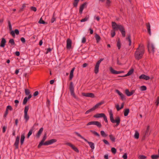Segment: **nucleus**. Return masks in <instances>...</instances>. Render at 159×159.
Segmentation results:
<instances>
[{
  "label": "nucleus",
  "instance_id": "a878e982",
  "mask_svg": "<svg viewBox=\"0 0 159 159\" xmlns=\"http://www.w3.org/2000/svg\"><path fill=\"white\" fill-rule=\"evenodd\" d=\"M25 138V136L24 134H22L21 135V137L20 139V142L21 145H22L24 143Z\"/></svg>",
  "mask_w": 159,
  "mask_h": 159
},
{
  "label": "nucleus",
  "instance_id": "0e129e2a",
  "mask_svg": "<svg viewBox=\"0 0 159 159\" xmlns=\"http://www.w3.org/2000/svg\"><path fill=\"white\" fill-rule=\"evenodd\" d=\"M8 26L10 30H12V27L10 22V21L8 22Z\"/></svg>",
  "mask_w": 159,
  "mask_h": 159
},
{
  "label": "nucleus",
  "instance_id": "f704fd0d",
  "mask_svg": "<svg viewBox=\"0 0 159 159\" xmlns=\"http://www.w3.org/2000/svg\"><path fill=\"white\" fill-rule=\"evenodd\" d=\"M129 112V109H126L124 111V115L125 116H128V114Z\"/></svg>",
  "mask_w": 159,
  "mask_h": 159
},
{
  "label": "nucleus",
  "instance_id": "f8f14e48",
  "mask_svg": "<svg viewBox=\"0 0 159 159\" xmlns=\"http://www.w3.org/2000/svg\"><path fill=\"white\" fill-rule=\"evenodd\" d=\"M82 96L86 97H90L91 98H94V94L93 93H82Z\"/></svg>",
  "mask_w": 159,
  "mask_h": 159
},
{
  "label": "nucleus",
  "instance_id": "a211bd4d",
  "mask_svg": "<svg viewBox=\"0 0 159 159\" xmlns=\"http://www.w3.org/2000/svg\"><path fill=\"white\" fill-rule=\"evenodd\" d=\"M72 42L71 40L68 39L67 40L66 47L68 49H70L71 47Z\"/></svg>",
  "mask_w": 159,
  "mask_h": 159
},
{
  "label": "nucleus",
  "instance_id": "09e8293b",
  "mask_svg": "<svg viewBox=\"0 0 159 159\" xmlns=\"http://www.w3.org/2000/svg\"><path fill=\"white\" fill-rule=\"evenodd\" d=\"M115 31L114 30H111V35L112 37H113L115 35Z\"/></svg>",
  "mask_w": 159,
  "mask_h": 159
},
{
  "label": "nucleus",
  "instance_id": "5fc2aeb1",
  "mask_svg": "<svg viewBox=\"0 0 159 159\" xmlns=\"http://www.w3.org/2000/svg\"><path fill=\"white\" fill-rule=\"evenodd\" d=\"M106 4L107 6H110L111 4L110 1V0H107Z\"/></svg>",
  "mask_w": 159,
  "mask_h": 159
},
{
  "label": "nucleus",
  "instance_id": "58836bf2",
  "mask_svg": "<svg viewBox=\"0 0 159 159\" xmlns=\"http://www.w3.org/2000/svg\"><path fill=\"white\" fill-rule=\"evenodd\" d=\"M139 137V134L137 131H136L134 135V137L135 139H138Z\"/></svg>",
  "mask_w": 159,
  "mask_h": 159
},
{
  "label": "nucleus",
  "instance_id": "cd10ccee",
  "mask_svg": "<svg viewBox=\"0 0 159 159\" xmlns=\"http://www.w3.org/2000/svg\"><path fill=\"white\" fill-rule=\"evenodd\" d=\"M120 30V31L122 36L124 37H125V32L124 27L123 26L122 28Z\"/></svg>",
  "mask_w": 159,
  "mask_h": 159
},
{
  "label": "nucleus",
  "instance_id": "ea45409f",
  "mask_svg": "<svg viewBox=\"0 0 159 159\" xmlns=\"http://www.w3.org/2000/svg\"><path fill=\"white\" fill-rule=\"evenodd\" d=\"M75 133L79 137H80L81 138L83 139L84 141L85 139H86L84 138L80 134L77 132H75Z\"/></svg>",
  "mask_w": 159,
  "mask_h": 159
},
{
  "label": "nucleus",
  "instance_id": "37998d69",
  "mask_svg": "<svg viewBox=\"0 0 159 159\" xmlns=\"http://www.w3.org/2000/svg\"><path fill=\"white\" fill-rule=\"evenodd\" d=\"M9 43L12 45H13L15 44L14 40L13 39H11L9 40Z\"/></svg>",
  "mask_w": 159,
  "mask_h": 159
},
{
  "label": "nucleus",
  "instance_id": "0eeeda50",
  "mask_svg": "<svg viewBox=\"0 0 159 159\" xmlns=\"http://www.w3.org/2000/svg\"><path fill=\"white\" fill-rule=\"evenodd\" d=\"M148 51L150 52L152 51L153 53L155 52V48L154 45L152 43H149L148 45Z\"/></svg>",
  "mask_w": 159,
  "mask_h": 159
},
{
  "label": "nucleus",
  "instance_id": "7ed1b4c3",
  "mask_svg": "<svg viewBox=\"0 0 159 159\" xmlns=\"http://www.w3.org/2000/svg\"><path fill=\"white\" fill-rule=\"evenodd\" d=\"M29 109V107L26 106L25 107L24 110V119L25 120V122H27L29 120L30 117L28 114V112Z\"/></svg>",
  "mask_w": 159,
  "mask_h": 159
},
{
  "label": "nucleus",
  "instance_id": "5701e85b",
  "mask_svg": "<svg viewBox=\"0 0 159 159\" xmlns=\"http://www.w3.org/2000/svg\"><path fill=\"white\" fill-rule=\"evenodd\" d=\"M6 42V39L4 38H2L0 44V47H4Z\"/></svg>",
  "mask_w": 159,
  "mask_h": 159
},
{
  "label": "nucleus",
  "instance_id": "bb28decb",
  "mask_svg": "<svg viewBox=\"0 0 159 159\" xmlns=\"http://www.w3.org/2000/svg\"><path fill=\"white\" fill-rule=\"evenodd\" d=\"M80 0H74L73 5L74 7H76Z\"/></svg>",
  "mask_w": 159,
  "mask_h": 159
},
{
  "label": "nucleus",
  "instance_id": "4468645a",
  "mask_svg": "<svg viewBox=\"0 0 159 159\" xmlns=\"http://www.w3.org/2000/svg\"><path fill=\"white\" fill-rule=\"evenodd\" d=\"M139 78L140 79H143L146 80H149L150 78L149 76L144 74L141 75L139 76Z\"/></svg>",
  "mask_w": 159,
  "mask_h": 159
},
{
  "label": "nucleus",
  "instance_id": "bf43d9fd",
  "mask_svg": "<svg viewBox=\"0 0 159 159\" xmlns=\"http://www.w3.org/2000/svg\"><path fill=\"white\" fill-rule=\"evenodd\" d=\"M31 9L32 10L34 11H36L37 10L36 8L34 7H31Z\"/></svg>",
  "mask_w": 159,
  "mask_h": 159
},
{
  "label": "nucleus",
  "instance_id": "393cba45",
  "mask_svg": "<svg viewBox=\"0 0 159 159\" xmlns=\"http://www.w3.org/2000/svg\"><path fill=\"white\" fill-rule=\"evenodd\" d=\"M75 69V67L73 68L70 72L69 76V79L70 80H71L73 77V73Z\"/></svg>",
  "mask_w": 159,
  "mask_h": 159
},
{
  "label": "nucleus",
  "instance_id": "e433bc0d",
  "mask_svg": "<svg viewBox=\"0 0 159 159\" xmlns=\"http://www.w3.org/2000/svg\"><path fill=\"white\" fill-rule=\"evenodd\" d=\"M90 132L95 135L98 137H99L100 136L99 134L96 131L93 130H91Z\"/></svg>",
  "mask_w": 159,
  "mask_h": 159
},
{
  "label": "nucleus",
  "instance_id": "a19ab883",
  "mask_svg": "<svg viewBox=\"0 0 159 159\" xmlns=\"http://www.w3.org/2000/svg\"><path fill=\"white\" fill-rule=\"evenodd\" d=\"M117 46L119 49H120L121 47V44L119 40H118L117 42Z\"/></svg>",
  "mask_w": 159,
  "mask_h": 159
},
{
  "label": "nucleus",
  "instance_id": "6e6552de",
  "mask_svg": "<svg viewBox=\"0 0 159 159\" xmlns=\"http://www.w3.org/2000/svg\"><path fill=\"white\" fill-rule=\"evenodd\" d=\"M46 134H45L44 135L42 140L41 141V142L39 143V144L38 145V148H40L42 145H45L44 144L45 143V142H44L46 140Z\"/></svg>",
  "mask_w": 159,
  "mask_h": 159
},
{
  "label": "nucleus",
  "instance_id": "f03ea898",
  "mask_svg": "<svg viewBox=\"0 0 159 159\" xmlns=\"http://www.w3.org/2000/svg\"><path fill=\"white\" fill-rule=\"evenodd\" d=\"M109 114L111 122L113 123H116V125L115 126H118L119 125L120 122V117H116L115 120H114L112 112L111 111L109 112Z\"/></svg>",
  "mask_w": 159,
  "mask_h": 159
},
{
  "label": "nucleus",
  "instance_id": "3c124183",
  "mask_svg": "<svg viewBox=\"0 0 159 159\" xmlns=\"http://www.w3.org/2000/svg\"><path fill=\"white\" fill-rule=\"evenodd\" d=\"M94 111L93 110V108H91L90 109H89L88 110L86 111V112H85V114H88L89 112H90L92 111Z\"/></svg>",
  "mask_w": 159,
  "mask_h": 159
},
{
  "label": "nucleus",
  "instance_id": "6e6d98bb",
  "mask_svg": "<svg viewBox=\"0 0 159 159\" xmlns=\"http://www.w3.org/2000/svg\"><path fill=\"white\" fill-rule=\"evenodd\" d=\"M39 23L42 24H45L46 23L45 22L44 20H42L41 18L40 19Z\"/></svg>",
  "mask_w": 159,
  "mask_h": 159
},
{
  "label": "nucleus",
  "instance_id": "8fccbe9b",
  "mask_svg": "<svg viewBox=\"0 0 159 159\" xmlns=\"http://www.w3.org/2000/svg\"><path fill=\"white\" fill-rule=\"evenodd\" d=\"M33 132V130L30 129L27 135V138H29L30 136L32 134Z\"/></svg>",
  "mask_w": 159,
  "mask_h": 159
},
{
  "label": "nucleus",
  "instance_id": "f3484780",
  "mask_svg": "<svg viewBox=\"0 0 159 159\" xmlns=\"http://www.w3.org/2000/svg\"><path fill=\"white\" fill-rule=\"evenodd\" d=\"M85 141L87 142L89 144L91 149L93 150L94 149V145L93 143L88 141L86 139H85Z\"/></svg>",
  "mask_w": 159,
  "mask_h": 159
},
{
  "label": "nucleus",
  "instance_id": "6ab92c4d",
  "mask_svg": "<svg viewBox=\"0 0 159 159\" xmlns=\"http://www.w3.org/2000/svg\"><path fill=\"white\" fill-rule=\"evenodd\" d=\"M105 114L104 113H98L94 115L93 117L96 118H99L103 117L105 116Z\"/></svg>",
  "mask_w": 159,
  "mask_h": 159
},
{
  "label": "nucleus",
  "instance_id": "423d86ee",
  "mask_svg": "<svg viewBox=\"0 0 159 159\" xmlns=\"http://www.w3.org/2000/svg\"><path fill=\"white\" fill-rule=\"evenodd\" d=\"M95 125L97 126L99 128L101 127L102 126L101 123L98 121H90L87 124V125Z\"/></svg>",
  "mask_w": 159,
  "mask_h": 159
},
{
  "label": "nucleus",
  "instance_id": "4be33fe9",
  "mask_svg": "<svg viewBox=\"0 0 159 159\" xmlns=\"http://www.w3.org/2000/svg\"><path fill=\"white\" fill-rule=\"evenodd\" d=\"M99 64H98L96 63L94 68V71L96 74H97L99 72Z\"/></svg>",
  "mask_w": 159,
  "mask_h": 159
},
{
  "label": "nucleus",
  "instance_id": "473e14b6",
  "mask_svg": "<svg viewBox=\"0 0 159 159\" xmlns=\"http://www.w3.org/2000/svg\"><path fill=\"white\" fill-rule=\"evenodd\" d=\"M152 159H158L159 158V153L157 155H153L151 156Z\"/></svg>",
  "mask_w": 159,
  "mask_h": 159
},
{
  "label": "nucleus",
  "instance_id": "2f4dec72",
  "mask_svg": "<svg viewBox=\"0 0 159 159\" xmlns=\"http://www.w3.org/2000/svg\"><path fill=\"white\" fill-rule=\"evenodd\" d=\"M147 27L148 33L150 35H151V32L150 29V25L149 23H147Z\"/></svg>",
  "mask_w": 159,
  "mask_h": 159
},
{
  "label": "nucleus",
  "instance_id": "b1692460",
  "mask_svg": "<svg viewBox=\"0 0 159 159\" xmlns=\"http://www.w3.org/2000/svg\"><path fill=\"white\" fill-rule=\"evenodd\" d=\"M125 93L127 96H129L132 95L134 93V91L133 90L130 92L128 89H126L125 90Z\"/></svg>",
  "mask_w": 159,
  "mask_h": 159
},
{
  "label": "nucleus",
  "instance_id": "9b49d317",
  "mask_svg": "<svg viewBox=\"0 0 159 159\" xmlns=\"http://www.w3.org/2000/svg\"><path fill=\"white\" fill-rule=\"evenodd\" d=\"M57 141V140L54 139H51L49 140L46 141L44 144L45 145H51L53 143H55Z\"/></svg>",
  "mask_w": 159,
  "mask_h": 159
},
{
  "label": "nucleus",
  "instance_id": "680f3d73",
  "mask_svg": "<svg viewBox=\"0 0 159 159\" xmlns=\"http://www.w3.org/2000/svg\"><path fill=\"white\" fill-rule=\"evenodd\" d=\"M103 119L105 121L106 123H108V120H107V118L105 115V116L103 117Z\"/></svg>",
  "mask_w": 159,
  "mask_h": 159
},
{
  "label": "nucleus",
  "instance_id": "774afa93",
  "mask_svg": "<svg viewBox=\"0 0 159 159\" xmlns=\"http://www.w3.org/2000/svg\"><path fill=\"white\" fill-rule=\"evenodd\" d=\"M103 142L106 144H107V145H109V142H108L107 141V140H105V139H104L103 140Z\"/></svg>",
  "mask_w": 159,
  "mask_h": 159
},
{
  "label": "nucleus",
  "instance_id": "603ef678",
  "mask_svg": "<svg viewBox=\"0 0 159 159\" xmlns=\"http://www.w3.org/2000/svg\"><path fill=\"white\" fill-rule=\"evenodd\" d=\"M156 105L158 106L159 103V96L158 97L156 101L155 102Z\"/></svg>",
  "mask_w": 159,
  "mask_h": 159
},
{
  "label": "nucleus",
  "instance_id": "e2e57ef3",
  "mask_svg": "<svg viewBox=\"0 0 159 159\" xmlns=\"http://www.w3.org/2000/svg\"><path fill=\"white\" fill-rule=\"evenodd\" d=\"M8 113V111L6 110V111L5 112V113L4 115V117H6L7 116Z\"/></svg>",
  "mask_w": 159,
  "mask_h": 159
},
{
  "label": "nucleus",
  "instance_id": "7c9ffc66",
  "mask_svg": "<svg viewBox=\"0 0 159 159\" xmlns=\"http://www.w3.org/2000/svg\"><path fill=\"white\" fill-rule=\"evenodd\" d=\"M131 36L130 35H129L126 38V40H127L129 42V46H130L131 44V41L130 39Z\"/></svg>",
  "mask_w": 159,
  "mask_h": 159
},
{
  "label": "nucleus",
  "instance_id": "69168bd1",
  "mask_svg": "<svg viewBox=\"0 0 159 159\" xmlns=\"http://www.w3.org/2000/svg\"><path fill=\"white\" fill-rule=\"evenodd\" d=\"M21 41L22 42V43H24L25 42V39L23 37L21 38L20 39Z\"/></svg>",
  "mask_w": 159,
  "mask_h": 159
},
{
  "label": "nucleus",
  "instance_id": "ddd939ff",
  "mask_svg": "<svg viewBox=\"0 0 159 159\" xmlns=\"http://www.w3.org/2000/svg\"><path fill=\"white\" fill-rule=\"evenodd\" d=\"M104 103V102L103 101H102L98 103L96 105H95L92 108H93V111H94L96 109L99 108V107L102 105Z\"/></svg>",
  "mask_w": 159,
  "mask_h": 159
},
{
  "label": "nucleus",
  "instance_id": "338daca9",
  "mask_svg": "<svg viewBox=\"0 0 159 159\" xmlns=\"http://www.w3.org/2000/svg\"><path fill=\"white\" fill-rule=\"evenodd\" d=\"M15 33L16 34L18 35L19 34V32L18 30L17 29H16L14 31Z\"/></svg>",
  "mask_w": 159,
  "mask_h": 159
},
{
  "label": "nucleus",
  "instance_id": "c85d7f7f",
  "mask_svg": "<svg viewBox=\"0 0 159 159\" xmlns=\"http://www.w3.org/2000/svg\"><path fill=\"white\" fill-rule=\"evenodd\" d=\"M43 130V128H41L39 130L38 133L36 134V136L37 137H39L41 134L42 133Z\"/></svg>",
  "mask_w": 159,
  "mask_h": 159
},
{
  "label": "nucleus",
  "instance_id": "864d4df0",
  "mask_svg": "<svg viewBox=\"0 0 159 159\" xmlns=\"http://www.w3.org/2000/svg\"><path fill=\"white\" fill-rule=\"evenodd\" d=\"M9 110L10 111H11L12 110V108L10 106H8L7 107L6 109V110L8 111V110Z\"/></svg>",
  "mask_w": 159,
  "mask_h": 159
},
{
  "label": "nucleus",
  "instance_id": "49530a36",
  "mask_svg": "<svg viewBox=\"0 0 159 159\" xmlns=\"http://www.w3.org/2000/svg\"><path fill=\"white\" fill-rule=\"evenodd\" d=\"M25 92L26 95H30V92L29 89H26L25 90Z\"/></svg>",
  "mask_w": 159,
  "mask_h": 159
},
{
  "label": "nucleus",
  "instance_id": "dca6fc26",
  "mask_svg": "<svg viewBox=\"0 0 159 159\" xmlns=\"http://www.w3.org/2000/svg\"><path fill=\"white\" fill-rule=\"evenodd\" d=\"M116 92L120 96V98L122 100H123L125 99L124 95L121 93L118 90L116 89Z\"/></svg>",
  "mask_w": 159,
  "mask_h": 159
},
{
  "label": "nucleus",
  "instance_id": "4c0bfd02",
  "mask_svg": "<svg viewBox=\"0 0 159 159\" xmlns=\"http://www.w3.org/2000/svg\"><path fill=\"white\" fill-rule=\"evenodd\" d=\"M100 133L101 135L103 137H106L107 135V134L103 130L101 131Z\"/></svg>",
  "mask_w": 159,
  "mask_h": 159
},
{
  "label": "nucleus",
  "instance_id": "72a5a7b5",
  "mask_svg": "<svg viewBox=\"0 0 159 159\" xmlns=\"http://www.w3.org/2000/svg\"><path fill=\"white\" fill-rule=\"evenodd\" d=\"M95 38H96L97 42L98 43L101 39L100 36L97 34H96L95 35Z\"/></svg>",
  "mask_w": 159,
  "mask_h": 159
},
{
  "label": "nucleus",
  "instance_id": "2eb2a0df",
  "mask_svg": "<svg viewBox=\"0 0 159 159\" xmlns=\"http://www.w3.org/2000/svg\"><path fill=\"white\" fill-rule=\"evenodd\" d=\"M20 140V137L19 136H17L15 143H14V145L16 147V148L17 149L18 148V144Z\"/></svg>",
  "mask_w": 159,
  "mask_h": 159
},
{
  "label": "nucleus",
  "instance_id": "aec40b11",
  "mask_svg": "<svg viewBox=\"0 0 159 159\" xmlns=\"http://www.w3.org/2000/svg\"><path fill=\"white\" fill-rule=\"evenodd\" d=\"M31 97H32V95L31 94L29 95V96L28 97H25V98H24L23 101V104L25 105L26 103L28 100Z\"/></svg>",
  "mask_w": 159,
  "mask_h": 159
},
{
  "label": "nucleus",
  "instance_id": "a18cd8bd",
  "mask_svg": "<svg viewBox=\"0 0 159 159\" xmlns=\"http://www.w3.org/2000/svg\"><path fill=\"white\" fill-rule=\"evenodd\" d=\"M111 152L113 154H115L116 153V150L115 148H111Z\"/></svg>",
  "mask_w": 159,
  "mask_h": 159
},
{
  "label": "nucleus",
  "instance_id": "13d9d810",
  "mask_svg": "<svg viewBox=\"0 0 159 159\" xmlns=\"http://www.w3.org/2000/svg\"><path fill=\"white\" fill-rule=\"evenodd\" d=\"M122 157L124 159H127V154L126 153H125L123 156Z\"/></svg>",
  "mask_w": 159,
  "mask_h": 159
},
{
  "label": "nucleus",
  "instance_id": "412c9836",
  "mask_svg": "<svg viewBox=\"0 0 159 159\" xmlns=\"http://www.w3.org/2000/svg\"><path fill=\"white\" fill-rule=\"evenodd\" d=\"M86 5V3H84L82 4L80 7L79 9V13L81 14L82 13L83 9H84L85 6Z\"/></svg>",
  "mask_w": 159,
  "mask_h": 159
},
{
  "label": "nucleus",
  "instance_id": "c03bdc74",
  "mask_svg": "<svg viewBox=\"0 0 159 159\" xmlns=\"http://www.w3.org/2000/svg\"><path fill=\"white\" fill-rule=\"evenodd\" d=\"M147 89L146 87L145 86H142L140 87V90L142 91H145Z\"/></svg>",
  "mask_w": 159,
  "mask_h": 159
},
{
  "label": "nucleus",
  "instance_id": "de8ad7c7",
  "mask_svg": "<svg viewBox=\"0 0 159 159\" xmlns=\"http://www.w3.org/2000/svg\"><path fill=\"white\" fill-rule=\"evenodd\" d=\"M147 157L146 156L143 155H140L139 157V159H145Z\"/></svg>",
  "mask_w": 159,
  "mask_h": 159
},
{
  "label": "nucleus",
  "instance_id": "9d476101",
  "mask_svg": "<svg viewBox=\"0 0 159 159\" xmlns=\"http://www.w3.org/2000/svg\"><path fill=\"white\" fill-rule=\"evenodd\" d=\"M110 70L111 73L113 74H120L124 72L123 71H117L114 70L112 67H110Z\"/></svg>",
  "mask_w": 159,
  "mask_h": 159
},
{
  "label": "nucleus",
  "instance_id": "052dcab7",
  "mask_svg": "<svg viewBox=\"0 0 159 159\" xmlns=\"http://www.w3.org/2000/svg\"><path fill=\"white\" fill-rule=\"evenodd\" d=\"M86 39L85 37H84L82 38V43H84L86 42Z\"/></svg>",
  "mask_w": 159,
  "mask_h": 159
},
{
  "label": "nucleus",
  "instance_id": "39448f33",
  "mask_svg": "<svg viewBox=\"0 0 159 159\" xmlns=\"http://www.w3.org/2000/svg\"><path fill=\"white\" fill-rule=\"evenodd\" d=\"M69 90L70 92L71 95L73 96L74 98H76V97L74 93V88L73 83L72 82H71L70 83V85L69 86Z\"/></svg>",
  "mask_w": 159,
  "mask_h": 159
},
{
  "label": "nucleus",
  "instance_id": "f257e3e1",
  "mask_svg": "<svg viewBox=\"0 0 159 159\" xmlns=\"http://www.w3.org/2000/svg\"><path fill=\"white\" fill-rule=\"evenodd\" d=\"M144 52V48L143 45L140 44L139 47L137 48L134 53V57L136 60H139L141 59Z\"/></svg>",
  "mask_w": 159,
  "mask_h": 159
},
{
  "label": "nucleus",
  "instance_id": "79ce46f5",
  "mask_svg": "<svg viewBox=\"0 0 159 159\" xmlns=\"http://www.w3.org/2000/svg\"><path fill=\"white\" fill-rule=\"evenodd\" d=\"M89 17L88 16H86L85 18L82 19L80 20L81 22H84L87 21L89 19Z\"/></svg>",
  "mask_w": 159,
  "mask_h": 159
},
{
  "label": "nucleus",
  "instance_id": "20e7f679",
  "mask_svg": "<svg viewBox=\"0 0 159 159\" xmlns=\"http://www.w3.org/2000/svg\"><path fill=\"white\" fill-rule=\"evenodd\" d=\"M111 25L113 30L115 31L118 30H120L123 27L122 25L120 24H117L114 22H112Z\"/></svg>",
  "mask_w": 159,
  "mask_h": 159
},
{
  "label": "nucleus",
  "instance_id": "4d7b16f0",
  "mask_svg": "<svg viewBox=\"0 0 159 159\" xmlns=\"http://www.w3.org/2000/svg\"><path fill=\"white\" fill-rule=\"evenodd\" d=\"M7 129V126H4L2 128V132L4 133L5 132Z\"/></svg>",
  "mask_w": 159,
  "mask_h": 159
},
{
  "label": "nucleus",
  "instance_id": "1a4fd4ad",
  "mask_svg": "<svg viewBox=\"0 0 159 159\" xmlns=\"http://www.w3.org/2000/svg\"><path fill=\"white\" fill-rule=\"evenodd\" d=\"M66 144L70 147L72 148V149L75 151L76 152H79V150L78 148L71 143H66Z\"/></svg>",
  "mask_w": 159,
  "mask_h": 159
},
{
  "label": "nucleus",
  "instance_id": "c9c22d12",
  "mask_svg": "<svg viewBox=\"0 0 159 159\" xmlns=\"http://www.w3.org/2000/svg\"><path fill=\"white\" fill-rule=\"evenodd\" d=\"M109 137H110V138L112 142H114L115 141V138L113 135H112V134H110L109 135Z\"/></svg>",
  "mask_w": 159,
  "mask_h": 159
},
{
  "label": "nucleus",
  "instance_id": "c756f323",
  "mask_svg": "<svg viewBox=\"0 0 159 159\" xmlns=\"http://www.w3.org/2000/svg\"><path fill=\"white\" fill-rule=\"evenodd\" d=\"M134 72V70L133 69H131L128 72V73L125 75L124 76H127L131 75Z\"/></svg>",
  "mask_w": 159,
  "mask_h": 159
}]
</instances>
